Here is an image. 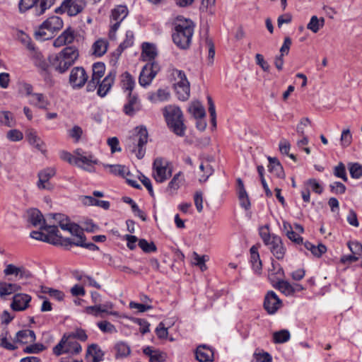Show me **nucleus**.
<instances>
[{
    "instance_id": "nucleus-1",
    "label": "nucleus",
    "mask_w": 362,
    "mask_h": 362,
    "mask_svg": "<svg viewBox=\"0 0 362 362\" xmlns=\"http://www.w3.org/2000/svg\"><path fill=\"white\" fill-rule=\"evenodd\" d=\"M79 57L78 50L76 47L69 46L64 48L57 54L49 56L48 60L56 71L63 74L71 67Z\"/></svg>"
},
{
    "instance_id": "nucleus-2",
    "label": "nucleus",
    "mask_w": 362,
    "mask_h": 362,
    "mask_svg": "<svg viewBox=\"0 0 362 362\" xmlns=\"http://www.w3.org/2000/svg\"><path fill=\"white\" fill-rule=\"evenodd\" d=\"M194 29V24L191 20L178 21L172 35L174 43L181 49L188 48L192 42Z\"/></svg>"
},
{
    "instance_id": "nucleus-3",
    "label": "nucleus",
    "mask_w": 362,
    "mask_h": 362,
    "mask_svg": "<svg viewBox=\"0 0 362 362\" xmlns=\"http://www.w3.org/2000/svg\"><path fill=\"white\" fill-rule=\"evenodd\" d=\"M163 115L168 127L177 136H183L186 126L184 124L183 115L179 107L168 105L163 109Z\"/></svg>"
},
{
    "instance_id": "nucleus-4",
    "label": "nucleus",
    "mask_w": 362,
    "mask_h": 362,
    "mask_svg": "<svg viewBox=\"0 0 362 362\" xmlns=\"http://www.w3.org/2000/svg\"><path fill=\"white\" fill-rule=\"evenodd\" d=\"M172 175V167L162 158H156L153 163V177L157 182H164Z\"/></svg>"
},
{
    "instance_id": "nucleus-5",
    "label": "nucleus",
    "mask_w": 362,
    "mask_h": 362,
    "mask_svg": "<svg viewBox=\"0 0 362 362\" xmlns=\"http://www.w3.org/2000/svg\"><path fill=\"white\" fill-rule=\"evenodd\" d=\"M137 133L131 136L129 140L132 144V152H136V157L139 159L142 158L145 154V149L144 146L146 145L148 141V132L146 127H137Z\"/></svg>"
},
{
    "instance_id": "nucleus-6",
    "label": "nucleus",
    "mask_w": 362,
    "mask_h": 362,
    "mask_svg": "<svg viewBox=\"0 0 362 362\" xmlns=\"http://www.w3.org/2000/svg\"><path fill=\"white\" fill-rule=\"evenodd\" d=\"M59 224V227L64 230H67L70 233L71 236L77 233L78 228L80 227L78 224L71 222L70 219L62 214H47V223Z\"/></svg>"
},
{
    "instance_id": "nucleus-7",
    "label": "nucleus",
    "mask_w": 362,
    "mask_h": 362,
    "mask_svg": "<svg viewBox=\"0 0 362 362\" xmlns=\"http://www.w3.org/2000/svg\"><path fill=\"white\" fill-rule=\"evenodd\" d=\"M128 9L125 6L119 5L112 10L111 13V28L109 33L110 39L115 38V33L119 28L121 22L127 16Z\"/></svg>"
},
{
    "instance_id": "nucleus-8",
    "label": "nucleus",
    "mask_w": 362,
    "mask_h": 362,
    "mask_svg": "<svg viewBox=\"0 0 362 362\" xmlns=\"http://www.w3.org/2000/svg\"><path fill=\"white\" fill-rule=\"evenodd\" d=\"M88 76L82 66H76L71 69L69 75V83L74 89H79L84 86Z\"/></svg>"
},
{
    "instance_id": "nucleus-9",
    "label": "nucleus",
    "mask_w": 362,
    "mask_h": 362,
    "mask_svg": "<svg viewBox=\"0 0 362 362\" xmlns=\"http://www.w3.org/2000/svg\"><path fill=\"white\" fill-rule=\"evenodd\" d=\"M85 6L86 1L84 0H64L58 9L72 16L81 13Z\"/></svg>"
},
{
    "instance_id": "nucleus-10",
    "label": "nucleus",
    "mask_w": 362,
    "mask_h": 362,
    "mask_svg": "<svg viewBox=\"0 0 362 362\" xmlns=\"http://www.w3.org/2000/svg\"><path fill=\"white\" fill-rule=\"evenodd\" d=\"M37 2L40 8L38 15H41L53 5L54 0H21L18 5L19 10L21 12H25L36 5Z\"/></svg>"
},
{
    "instance_id": "nucleus-11",
    "label": "nucleus",
    "mask_w": 362,
    "mask_h": 362,
    "mask_svg": "<svg viewBox=\"0 0 362 362\" xmlns=\"http://www.w3.org/2000/svg\"><path fill=\"white\" fill-rule=\"evenodd\" d=\"M56 174V170L53 168H47L37 174L38 182L37 186L40 189L52 190L53 189L52 185L49 182V180Z\"/></svg>"
},
{
    "instance_id": "nucleus-12",
    "label": "nucleus",
    "mask_w": 362,
    "mask_h": 362,
    "mask_svg": "<svg viewBox=\"0 0 362 362\" xmlns=\"http://www.w3.org/2000/svg\"><path fill=\"white\" fill-rule=\"evenodd\" d=\"M282 302L272 291L264 297V308L269 314H274L281 306Z\"/></svg>"
},
{
    "instance_id": "nucleus-13",
    "label": "nucleus",
    "mask_w": 362,
    "mask_h": 362,
    "mask_svg": "<svg viewBox=\"0 0 362 362\" xmlns=\"http://www.w3.org/2000/svg\"><path fill=\"white\" fill-rule=\"evenodd\" d=\"M157 65L153 63L145 65L140 74L139 82L141 86L149 85L157 74Z\"/></svg>"
},
{
    "instance_id": "nucleus-14",
    "label": "nucleus",
    "mask_w": 362,
    "mask_h": 362,
    "mask_svg": "<svg viewBox=\"0 0 362 362\" xmlns=\"http://www.w3.org/2000/svg\"><path fill=\"white\" fill-rule=\"evenodd\" d=\"M47 231V233L52 236V238H57V242H60L59 245H62L64 247L70 246L72 238H63L60 234L57 225H54V223H46L45 225L42 226V229Z\"/></svg>"
},
{
    "instance_id": "nucleus-15",
    "label": "nucleus",
    "mask_w": 362,
    "mask_h": 362,
    "mask_svg": "<svg viewBox=\"0 0 362 362\" xmlns=\"http://www.w3.org/2000/svg\"><path fill=\"white\" fill-rule=\"evenodd\" d=\"M31 296L25 293H17L13 296L11 308L14 311H23L29 307Z\"/></svg>"
},
{
    "instance_id": "nucleus-16",
    "label": "nucleus",
    "mask_w": 362,
    "mask_h": 362,
    "mask_svg": "<svg viewBox=\"0 0 362 362\" xmlns=\"http://www.w3.org/2000/svg\"><path fill=\"white\" fill-rule=\"evenodd\" d=\"M267 246L277 259H283L286 254V248L284 246L281 238L279 236L273 235V240Z\"/></svg>"
},
{
    "instance_id": "nucleus-17",
    "label": "nucleus",
    "mask_w": 362,
    "mask_h": 362,
    "mask_svg": "<svg viewBox=\"0 0 362 362\" xmlns=\"http://www.w3.org/2000/svg\"><path fill=\"white\" fill-rule=\"evenodd\" d=\"M78 230H80V231L75 233L72 235L73 238H72V240L70 244V246L71 245L80 246V247L88 249L90 250H93V251L98 250V247L95 244H94L93 243H85L86 238L84 235L83 229L82 228L79 227Z\"/></svg>"
},
{
    "instance_id": "nucleus-18",
    "label": "nucleus",
    "mask_w": 362,
    "mask_h": 362,
    "mask_svg": "<svg viewBox=\"0 0 362 362\" xmlns=\"http://www.w3.org/2000/svg\"><path fill=\"white\" fill-rule=\"evenodd\" d=\"M141 103L136 94L128 93L127 103L124 106V112L129 116L134 115L141 109Z\"/></svg>"
},
{
    "instance_id": "nucleus-19",
    "label": "nucleus",
    "mask_w": 362,
    "mask_h": 362,
    "mask_svg": "<svg viewBox=\"0 0 362 362\" xmlns=\"http://www.w3.org/2000/svg\"><path fill=\"white\" fill-rule=\"evenodd\" d=\"M115 79V73L110 72L104 79L99 83L97 93L100 97L105 96L111 89Z\"/></svg>"
},
{
    "instance_id": "nucleus-20",
    "label": "nucleus",
    "mask_w": 362,
    "mask_h": 362,
    "mask_svg": "<svg viewBox=\"0 0 362 362\" xmlns=\"http://www.w3.org/2000/svg\"><path fill=\"white\" fill-rule=\"evenodd\" d=\"M5 275L15 274L19 279H28L31 277V274L29 271L25 269L23 267H16L12 264H8L4 271Z\"/></svg>"
},
{
    "instance_id": "nucleus-21",
    "label": "nucleus",
    "mask_w": 362,
    "mask_h": 362,
    "mask_svg": "<svg viewBox=\"0 0 362 362\" xmlns=\"http://www.w3.org/2000/svg\"><path fill=\"white\" fill-rule=\"evenodd\" d=\"M28 216L30 223L35 227H39L40 230L47 223V216L44 218L42 214L36 209L29 211Z\"/></svg>"
},
{
    "instance_id": "nucleus-22",
    "label": "nucleus",
    "mask_w": 362,
    "mask_h": 362,
    "mask_svg": "<svg viewBox=\"0 0 362 362\" xmlns=\"http://www.w3.org/2000/svg\"><path fill=\"white\" fill-rule=\"evenodd\" d=\"M259 245L252 246L250 252V262L252 269L257 274H260L262 269V263L258 252Z\"/></svg>"
},
{
    "instance_id": "nucleus-23",
    "label": "nucleus",
    "mask_w": 362,
    "mask_h": 362,
    "mask_svg": "<svg viewBox=\"0 0 362 362\" xmlns=\"http://www.w3.org/2000/svg\"><path fill=\"white\" fill-rule=\"evenodd\" d=\"M42 27L53 34L54 32L60 30L63 27V21L61 18L54 16L44 21Z\"/></svg>"
},
{
    "instance_id": "nucleus-24",
    "label": "nucleus",
    "mask_w": 362,
    "mask_h": 362,
    "mask_svg": "<svg viewBox=\"0 0 362 362\" xmlns=\"http://www.w3.org/2000/svg\"><path fill=\"white\" fill-rule=\"evenodd\" d=\"M195 355L199 362H209L212 361L214 353L205 345H201L197 348Z\"/></svg>"
},
{
    "instance_id": "nucleus-25",
    "label": "nucleus",
    "mask_w": 362,
    "mask_h": 362,
    "mask_svg": "<svg viewBox=\"0 0 362 362\" xmlns=\"http://www.w3.org/2000/svg\"><path fill=\"white\" fill-rule=\"evenodd\" d=\"M269 170L279 178H284L285 173L279 160L275 157H268Z\"/></svg>"
},
{
    "instance_id": "nucleus-26",
    "label": "nucleus",
    "mask_w": 362,
    "mask_h": 362,
    "mask_svg": "<svg viewBox=\"0 0 362 362\" xmlns=\"http://www.w3.org/2000/svg\"><path fill=\"white\" fill-rule=\"evenodd\" d=\"M114 349L117 359L126 358L131 354L129 346L124 341H118L116 343Z\"/></svg>"
},
{
    "instance_id": "nucleus-27",
    "label": "nucleus",
    "mask_w": 362,
    "mask_h": 362,
    "mask_svg": "<svg viewBox=\"0 0 362 362\" xmlns=\"http://www.w3.org/2000/svg\"><path fill=\"white\" fill-rule=\"evenodd\" d=\"M21 289V287L18 284L0 281V296L1 298L12 294Z\"/></svg>"
},
{
    "instance_id": "nucleus-28",
    "label": "nucleus",
    "mask_w": 362,
    "mask_h": 362,
    "mask_svg": "<svg viewBox=\"0 0 362 362\" xmlns=\"http://www.w3.org/2000/svg\"><path fill=\"white\" fill-rule=\"evenodd\" d=\"M16 341L27 344L33 342L35 340V334L33 330L24 329L16 333Z\"/></svg>"
},
{
    "instance_id": "nucleus-29",
    "label": "nucleus",
    "mask_w": 362,
    "mask_h": 362,
    "mask_svg": "<svg viewBox=\"0 0 362 362\" xmlns=\"http://www.w3.org/2000/svg\"><path fill=\"white\" fill-rule=\"evenodd\" d=\"M273 286L286 296H291L296 291V289L289 282L283 279L276 281Z\"/></svg>"
},
{
    "instance_id": "nucleus-30",
    "label": "nucleus",
    "mask_w": 362,
    "mask_h": 362,
    "mask_svg": "<svg viewBox=\"0 0 362 362\" xmlns=\"http://www.w3.org/2000/svg\"><path fill=\"white\" fill-rule=\"evenodd\" d=\"M107 46L108 42L105 40L99 39L96 40L92 46L93 54L96 57H102L106 53Z\"/></svg>"
},
{
    "instance_id": "nucleus-31",
    "label": "nucleus",
    "mask_w": 362,
    "mask_h": 362,
    "mask_svg": "<svg viewBox=\"0 0 362 362\" xmlns=\"http://www.w3.org/2000/svg\"><path fill=\"white\" fill-rule=\"evenodd\" d=\"M30 104L41 109H46L49 105L48 101L42 93H33L30 100Z\"/></svg>"
},
{
    "instance_id": "nucleus-32",
    "label": "nucleus",
    "mask_w": 362,
    "mask_h": 362,
    "mask_svg": "<svg viewBox=\"0 0 362 362\" xmlns=\"http://www.w3.org/2000/svg\"><path fill=\"white\" fill-rule=\"evenodd\" d=\"M156 47L148 42H144L142 45V57L145 60L151 61L156 56Z\"/></svg>"
},
{
    "instance_id": "nucleus-33",
    "label": "nucleus",
    "mask_w": 362,
    "mask_h": 362,
    "mask_svg": "<svg viewBox=\"0 0 362 362\" xmlns=\"http://www.w3.org/2000/svg\"><path fill=\"white\" fill-rule=\"evenodd\" d=\"M93 356V362H99L102 360L103 353L97 344H92L90 345L86 351V357Z\"/></svg>"
},
{
    "instance_id": "nucleus-34",
    "label": "nucleus",
    "mask_w": 362,
    "mask_h": 362,
    "mask_svg": "<svg viewBox=\"0 0 362 362\" xmlns=\"http://www.w3.org/2000/svg\"><path fill=\"white\" fill-rule=\"evenodd\" d=\"M304 247L317 257H321L327 251V247L325 245L319 244L317 246H315L308 241L304 243Z\"/></svg>"
},
{
    "instance_id": "nucleus-35",
    "label": "nucleus",
    "mask_w": 362,
    "mask_h": 362,
    "mask_svg": "<svg viewBox=\"0 0 362 362\" xmlns=\"http://www.w3.org/2000/svg\"><path fill=\"white\" fill-rule=\"evenodd\" d=\"M181 176L182 173L179 172L178 173L174 175L173 179L168 183L166 190L170 194H174L176 192V191L180 188V185L182 182V179L180 178Z\"/></svg>"
},
{
    "instance_id": "nucleus-36",
    "label": "nucleus",
    "mask_w": 362,
    "mask_h": 362,
    "mask_svg": "<svg viewBox=\"0 0 362 362\" xmlns=\"http://www.w3.org/2000/svg\"><path fill=\"white\" fill-rule=\"evenodd\" d=\"M324 18H318L316 16H313L311 17L310 22L307 25V28L314 33H316L324 26Z\"/></svg>"
},
{
    "instance_id": "nucleus-37",
    "label": "nucleus",
    "mask_w": 362,
    "mask_h": 362,
    "mask_svg": "<svg viewBox=\"0 0 362 362\" xmlns=\"http://www.w3.org/2000/svg\"><path fill=\"white\" fill-rule=\"evenodd\" d=\"M122 87L128 93H132L135 82L133 77L128 73L125 72L122 75Z\"/></svg>"
},
{
    "instance_id": "nucleus-38",
    "label": "nucleus",
    "mask_w": 362,
    "mask_h": 362,
    "mask_svg": "<svg viewBox=\"0 0 362 362\" xmlns=\"http://www.w3.org/2000/svg\"><path fill=\"white\" fill-rule=\"evenodd\" d=\"M27 138L31 145L34 146L38 150H42L44 146L43 141L38 137L35 131L29 130L27 133Z\"/></svg>"
},
{
    "instance_id": "nucleus-39",
    "label": "nucleus",
    "mask_w": 362,
    "mask_h": 362,
    "mask_svg": "<svg viewBox=\"0 0 362 362\" xmlns=\"http://www.w3.org/2000/svg\"><path fill=\"white\" fill-rule=\"evenodd\" d=\"M92 78L100 81V78L104 76L105 71V66L103 62H96L93 64L92 67Z\"/></svg>"
},
{
    "instance_id": "nucleus-40",
    "label": "nucleus",
    "mask_w": 362,
    "mask_h": 362,
    "mask_svg": "<svg viewBox=\"0 0 362 362\" xmlns=\"http://www.w3.org/2000/svg\"><path fill=\"white\" fill-rule=\"evenodd\" d=\"M73 339H67L65 346V352L71 354H78L81 351L82 348L79 343Z\"/></svg>"
},
{
    "instance_id": "nucleus-41",
    "label": "nucleus",
    "mask_w": 362,
    "mask_h": 362,
    "mask_svg": "<svg viewBox=\"0 0 362 362\" xmlns=\"http://www.w3.org/2000/svg\"><path fill=\"white\" fill-rule=\"evenodd\" d=\"M290 332L287 329H281L273 334L274 342L276 344H282L290 339Z\"/></svg>"
},
{
    "instance_id": "nucleus-42",
    "label": "nucleus",
    "mask_w": 362,
    "mask_h": 362,
    "mask_svg": "<svg viewBox=\"0 0 362 362\" xmlns=\"http://www.w3.org/2000/svg\"><path fill=\"white\" fill-rule=\"evenodd\" d=\"M348 170L354 179H359L362 176V165L358 163H349Z\"/></svg>"
},
{
    "instance_id": "nucleus-43",
    "label": "nucleus",
    "mask_w": 362,
    "mask_h": 362,
    "mask_svg": "<svg viewBox=\"0 0 362 362\" xmlns=\"http://www.w3.org/2000/svg\"><path fill=\"white\" fill-rule=\"evenodd\" d=\"M93 156L92 155H89L88 156L83 155L81 157L78 158L77 162H75L74 164L78 165V167L83 168V165L81 164V163L83 165H87V167H90L92 164H96L97 160H93ZM83 168L86 170L91 171L90 169L83 167Z\"/></svg>"
},
{
    "instance_id": "nucleus-44",
    "label": "nucleus",
    "mask_w": 362,
    "mask_h": 362,
    "mask_svg": "<svg viewBox=\"0 0 362 362\" xmlns=\"http://www.w3.org/2000/svg\"><path fill=\"white\" fill-rule=\"evenodd\" d=\"M134 43V34L132 31H127L125 40L119 45L117 49V52L120 54L125 49L131 47Z\"/></svg>"
},
{
    "instance_id": "nucleus-45",
    "label": "nucleus",
    "mask_w": 362,
    "mask_h": 362,
    "mask_svg": "<svg viewBox=\"0 0 362 362\" xmlns=\"http://www.w3.org/2000/svg\"><path fill=\"white\" fill-rule=\"evenodd\" d=\"M189 111L196 119H202L205 117L206 112L204 107L199 103H195L189 107Z\"/></svg>"
},
{
    "instance_id": "nucleus-46",
    "label": "nucleus",
    "mask_w": 362,
    "mask_h": 362,
    "mask_svg": "<svg viewBox=\"0 0 362 362\" xmlns=\"http://www.w3.org/2000/svg\"><path fill=\"white\" fill-rule=\"evenodd\" d=\"M173 75L175 77V79L176 81V83H175V86H189V82L188 81L185 74L180 70H174L173 71Z\"/></svg>"
},
{
    "instance_id": "nucleus-47",
    "label": "nucleus",
    "mask_w": 362,
    "mask_h": 362,
    "mask_svg": "<svg viewBox=\"0 0 362 362\" xmlns=\"http://www.w3.org/2000/svg\"><path fill=\"white\" fill-rule=\"evenodd\" d=\"M0 122L8 127H12L15 125V120L11 112L9 111L0 112Z\"/></svg>"
},
{
    "instance_id": "nucleus-48",
    "label": "nucleus",
    "mask_w": 362,
    "mask_h": 362,
    "mask_svg": "<svg viewBox=\"0 0 362 362\" xmlns=\"http://www.w3.org/2000/svg\"><path fill=\"white\" fill-rule=\"evenodd\" d=\"M192 256V264L199 267L202 271H205L207 268L205 262L209 257L206 255L199 256L196 252H193Z\"/></svg>"
},
{
    "instance_id": "nucleus-49",
    "label": "nucleus",
    "mask_w": 362,
    "mask_h": 362,
    "mask_svg": "<svg viewBox=\"0 0 362 362\" xmlns=\"http://www.w3.org/2000/svg\"><path fill=\"white\" fill-rule=\"evenodd\" d=\"M105 168H109L111 173L126 177L129 175L125 167L122 165H105Z\"/></svg>"
},
{
    "instance_id": "nucleus-50",
    "label": "nucleus",
    "mask_w": 362,
    "mask_h": 362,
    "mask_svg": "<svg viewBox=\"0 0 362 362\" xmlns=\"http://www.w3.org/2000/svg\"><path fill=\"white\" fill-rule=\"evenodd\" d=\"M175 89L178 98L181 100H186L189 97L190 86H175Z\"/></svg>"
},
{
    "instance_id": "nucleus-51",
    "label": "nucleus",
    "mask_w": 362,
    "mask_h": 362,
    "mask_svg": "<svg viewBox=\"0 0 362 362\" xmlns=\"http://www.w3.org/2000/svg\"><path fill=\"white\" fill-rule=\"evenodd\" d=\"M52 33L48 32L45 28L42 27V24L40 26L37 30L35 32L36 40L45 41L52 37Z\"/></svg>"
},
{
    "instance_id": "nucleus-52",
    "label": "nucleus",
    "mask_w": 362,
    "mask_h": 362,
    "mask_svg": "<svg viewBox=\"0 0 362 362\" xmlns=\"http://www.w3.org/2000/svg\"><path fill=\"white\" fill-rule=\"evenodd\" d=\"M341 146L343 148L349 146L352 142V135L349 129H343L340 138Z\"/></svg>"
},
{
    "instance_id": "nucleus-53",
    "label": "nucleus",
    "mask_w": 362,
    "mask_h": 362,
    "mask_svg": "<svg viewBox=\"0 0 362 362\" xmlns=\"http://www.w3.org/2000/svg\"><path fill=\"white\" fill-rule=\"evenodd\" d=\"M139 246L146 253L156 252L157 250L156 245L153 242L148 243L145 239L139 240Z\"/></svg>"
},
{
    "instance_id": "nucleus-54",
    "label": "nucleus",
    "mask_w": 362,
    "mask_h": 362,
    "mask_svg": "<svg viewBox=\"0 0 362 362\" xmlns=\"http://www.w3.org/2000/svg\"><path fill=\"white\" fill-rule=\"evenodd\" d=\"M334 175L339 178L342 179L344 182H347L348 177L346 173V168L343 163L339 162L334 168Z\"/></svg>"
},
{
    "instance_id": "nucleus-55",
    "label": "nucleus",
    "mask_w": 362,
    "mask_h": 362,
    "mask_svg": "<svg viewBox=\"0 0 362 362\" xmlns=\"http://www.w3.org/2000/svg\"><path fill=\"white\" fill-rule=\"evenodd\" d=\"M68 339L66 334H64L60 340V341L54 347L53 352L57 356H60L65 352L66 342Z\"/></svg>"
},
{
    "instance_id": "nucleus-56",
    "label": "nucleus",
    "mask_w": 362,
    "mask_h": 362,
    "mask_svg": "<svg viewBox=\"0 0 362 362\" xmlns=\"http://www.w3.org/2000/svg\"><path fill=\"white\" fill-rule=\"evenodd\" d=\"M278 268L275 272H272V270L270 271V273L269 274V278L270 281L274 284L276 281L279 280H281L283 277H284V272L283 268L277 264Z\"/></svg>"
},
{
    "instance_id": "nucleus-57",
    "label": "nucleus",
    "mask_w": 362,
    "mask_h": 362,
    "mask_svg": "<svg viewBox=\"0 0 362 362\" xmlns=\"http://www.w3.org/2000/svg\"><path fill=\"white\" fill-rule=\"evenodd\" d=\"M206 46L209 49L208 61L209 64H212L214 62V58L215 56V47L211 39L206 37L205 40Z\"/></svg>"
},
{
    "instance_id": "nucleus-58",
    "label": "nucleus",
    "mask_w": 362,
    "mask_h": 362,
    "mask_svg": "<svg viewBox=\"0 0 362 362\" xmlns=\"http://www.w3.org/2000/svg\"><path fill=\"white\" fill-rule=\"evenodd\" d=\"M66 336L68 337V339L76 338L82 341H85L88 339L85 330L82 329H76L74 332L66 334Z\"/></svg>"
},
{
    "instance_id": "nucleus-59",
    "label": "nucleus",
    "mask_w": 362,
    "mask_h": 362,
    "mask_svg": "<svg viewBox=\"0 0 362 362\" xmlns=\"http://www.w3.org/2000/svg\"><path fill=\"white\" fill-rule=\"evenodd\" d=\"M98 327L103 332L115 333L117 332L115 327L107 321H101L98 322Z\"/></svg>"
},
{
    "instance_id": "nucleus-60",
    "label": "nucleus",
    "mask_w": 362,
    "mask_h": 362,
    "mask_svg": "<svg viewBox=\"0 0 362 362\" xmlns=\"http://www.w3.org/2000/svg\"><path fill=\"white\" fill-rule=\"evenodd\" d=\"M311 121L308 117H303L300 119V122L296 127V132L299 136L305 134V127L310 126Z\"/></svg>"
},
{
    "instance_id": "nucleus-61",
    "label": "nucleus",
    "mask_w": 362,
    "mask_h": 362,
    "mask_svg": "<svg viewBox=\"0 0 362 362\" xmlns=\"http://www.w3.org/2000/svg\"><path fill=\"white\" fill-rule=\"evenodd\" d=\"M6 136L11 141H19L23 139V134L21 131L15 129L8 131Z\"/></svg>"
},
{
    "instance_id": "nucleus-62",
    "label": "nucleus",
    "mask_w": 362,
    "mask_h": 362,
    "mask_svg": "<svg viewBox=\"0 0 362 362\" xmlns=\"http://www.w3.org/2000/svg\"><path fill=\"white\" fill-rule=\"evenodd\" d=\"M269 227L266 226L265 227H262L259 229V235L264 242V243L267 245L272 240H273V235H271L269 232L268 231Z\"/></svg>"
},
{
    "instance_id": "nucleus-63",
    "label": "nucleus",
    "mask_w": 362,
    "mask_h": 362,
    "mask_svg": "<svg viewBox=\"0 0 362 362\" xmlns=\"http://www.w3.org/2000/svg\"><path fill=\"white\" fill-rule=\"evenodd\" d=\"M332 192L335 194H344L346 191V186L340 182H334L329 185Z\"/></svg>"
},
{
    "instance_id": "nucleus-64",
    "label": "nucleus",
    "mask_w": 362,
    "mask_h": 362,
    "mask_svg": "<svg viewBox=\"0 0 362 362\" xmlns=\"http://www.w3.org/2000/svg\"><path fill=\"white\" fill-rule=\"evenodd\" d=\"M254 358L257 362H272V357L267 352L255 353Z\"/></svg>"
}]
</instances>
